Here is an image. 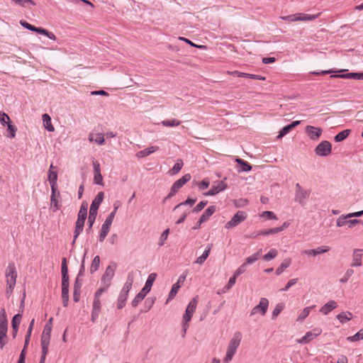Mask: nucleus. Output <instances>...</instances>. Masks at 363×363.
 Here are the masks:
<instances>
[{
  "mask_svg": "<svg viewBox=\"0 0 363 363\" xmlns=\"http://www.w3.org/2000/svg\"><path fill=\"white\" fill-rule=\"evenodd\" d=\"M242 338V335L240 332L238 331L233 334L228 344L225 355L223 359V363H229L232 361L238 348L240 345Z\"/></svg>",
  "mask_w": 363,
  "mask_h": 363,
  "instance_id": "obj_1",
  "label": "nucleus"
},
{
  "mask_svg": "<svg viewBox=\"0 0 363 363\" xmlns=\"http://www.w3.org/2000/svg\"><path fill=\"white\" fill-rule=\"evenodd\" d=\"M157 277L156 273H151L145 282L144 287L142 290L135 296L131 302L133 307H136L138 304L145 298L146 295L150 291L152 286Z\"/></svg>",
  "mask_w": 363,
  "mask_h": 363,
  "instance_id": "obj_2",
  "label": "nucleus"
},
{
  "mask_svg": "<svg viewBox=\"0 0 363 363\" xmlns=\"http://www.w3.org/2000/svg\"><path fill=\"white\" fill-rule=\"evenodd\" d=\"M134 281V274L133 272H129L127 277V280L124 284V286L119 294L118 301H117V308L118 309H121L124 307L125 304V301L128 296V293L132 288L133 284Z\"/></svg>",
  "mask_w": 363,
  "mask_h": 363,
  "instance_id": "obj_3",
  "label": "nucleus"
},
{
  "mask_svg": "<svg viewBox=\"0 0 363 363\" xmlns=\"http://www.w3.org/2000/svg\"><path fill=\"white\" fill-rule=\"evenodd\" d=\"M5 276L6 278V294H11L16 283L17 272L15 264L9 263L6 269Z\"/></svg>",
  "mask_w": 363,
  "mask_h": 363,
  "instance_id": "obj_4",
  "label": "nucleus"
},
{
  "mask_svg": "<svg viewBox=\"0 0 363 363\" xmlns=\"http://www.w3.org/2000/svg\"><path fill=\"white\" fill-rule=\"evenodd\" d=\"M197 306V297L194 298L188 304L187 308L186 309L185 313L183 316L182 320V327L184 330V335L186 334V330L189 327L188 323L191 320V317L193 316L194 313L196 308Z\"/></svg>",
  "mask_w": 363,
  "mask_h": 363,
  "instance_id": "obj_5",
  "label": "nucleus"
},
{
  "mask_svg": "<svg viewBox=\"0 0 363 363\" xmlns=\"http://www.w3.org/2000/svg\"><path fill=\"white\" fill-rule=\"evenodd\" d=\"M311 191L303 189L298 183L295 186V200L304 205L310 196Z\"/></svg>",
  "mask_w": 363,
  "mask_h": 363,
  "instance_id": "obj_6",
  "label": "nucleus"
},
{
  "mask_svg": "<svg viewBox=\"0 0 363 363\" xmlns=\"http://www.w3.org/2000/svg\"><path fill=\"white\" fill-rule=\"evenodd\" d=\"M191 175L189 174H186L184 175L182 178L177 180L171 187L170 191L169 194L167 196L165 199H169L172 197L174 194H176L178 191L187 182L191 179Z\"/></svg>",
  "mask_w": 363,
  "mask_h": 363,
  "instance_id": "obj_7",
  "label": "nucleus"
},
{
  "mask_svg": "<svg viewBox=\"0 0 363 363\" xmlns=\"http://www.w3.org/2000/svg\"><path fill=\"white\" fill-rule=\"evenodd\" d=\"M116 265H109L106 269L105 273L101 278L102 286L100 289H104L106 291L111 285V279L115 274Z\"/></svg>",
  "mask_w": 363,
  "mask_h": 363,
  "instance_id": "obj_8",
  "label": "nucleus"
},
{
  "mask_svg": "<svg viewBox=\"0 0 363 363\" xmlns=\"http://www.w3.org/2000/svg\"><path fill=\"white\" fill-rule=\"evenodd\" d=\"M320 16V13L315 15H310L305 14L302 13H296L293 15L286 16L282 17L284 21H311L316 19Z\"/></svg>",
  "mask_w": 363,
  "mask_h": 363,
  "instance_id": "obj_9",
  "label": "nucleus"
},
{
  "mask_svg": "<svg viewBox=\"0 0 363 363\" xmlns=\"http://www.w3.org/2000/svg\"><path fill=\"white\" fill-rule=\"evenodd\" d=\"M246 218V213L239 211L233 216L230 220L226 223L225 228L228 229L233 228L244 221Z\"/></svg>",
  "mask_w": 363,
  "mask_h": 363,
  "instance_id": "obj_10",
  "label": "nucleus"
},
{
  "mask_svg": "<svg viewBox=\"0 0 363 363\" xmlns=\"http://www.w3.org/2000/svg\"><path fill=\"white\" fill-rule=\"evenodd\" d=\"M114 219V212H111L108 216L106 218L104 224L101 226V233L99 235V241L103 242L106 237L107 236L110 227L113 223Z\"/></svg>",
  "mask_w": 363,
  "mask_h": 363,
  "instance_id": "obj_11",
  "label": "nucleus"
},
{
  "mask_svg": "<svg viewBox=\"0 0 363 363\" xmlns=\"http://www.w3.org/2000/svg\"><path fill=\"white\" fill-rule=\"evenodd\" d=\"M332 151V145L327 140L322 141L315 149V152L318 156L325 157L329 155Z\"/></svg>",
  "mask_w": 363,
  "mask_h": 363,
  "instance_id": "obj_12",
  "label": "nucleus"
},
{
  "mask_svg": "<svg viewBox=\"0 0 363 363\" xmlns=\"http://www.w3.org/2000/svg\"><path fill=\"white\" fill-rule=\"evenodd\" d=\"M268 306V299L266 298H261L259 303L251 310L250 316H253L258 313H259L262 315H264L267 311Z\"/></svg>",
  "mask_w": 363,
  "mask_h": 363,
  "instance_id": "obj_13",
  "label": "nucleus"
},
{
  "mask_svg": "<svg viewBox=\"0 0 363 363\" xmlns=\"http://www.w3.org/2000/svg\"><path fill=\"white\" fill-rule=\"evenodd\" d=\"M363 249L355 248L352 250L351 267H361L362 266Z\"/></svg>",
  "mask_w": 363,
  "mask_h": 363,
  "instance_id": "obj_14",
  "label": "nucleus"
},
{
  "mask_svg": "<svg viewBox=\"0 0 363 363\" xmlns=\"http://www.w3.org/2000/svg\"><path fill=\"white\" fill-rule=\"evenodd\" d=\"M321 333L322 330L320 328H314L312 330L307 332L306 335L302 338L298 340L297 342L300 344H306L320 335Z\"/></svg>",
  "mask_w": 363,
  "mask_h": 363,
  "instance_id": "obj_15",
  "label": "nucleus"
},
{
  "mask_svg": "<svg viewBox=\"0 0 363 363\" xmlns=\"http://www.w3.org/2000/svg\"><path fill=\"white\" fill-rule=\"evenodd\" d=\"M227 186L228 185L224 180L218 181L211 186V189L206 193H205L204 195L214 196L220 193V191L225 190L227 188Z\"/></svg>",
  "mask_w": 363,
  "mask_h": 363,
  "instance_id": "obj_16",
  "label": "nucleus"
},
{
  "mask_svg": "<svg viewBox=\"0 0 363 363\" xmlns=\"http://www.w3.org/2000/svg\"><path fill=\"white\" fill-rule=\"evenodd\" d=\"M306 133L311 140H317L322 135L323 130L320 128L307 125L306 127Z\"/></svg>",
  "mask_w": 363,
  "mask_h": 363,
  "instance_id": "obj_17",
  "label": "nucleus"
},
{
  "mask_svg": "<svg viewBox=\"0 0 363 363\" xmlns=\"http://www.w3.org/2000/svg\"><path fill=\"white\" fill-rule=\"evenodd\" d=\"M330 250V247L329 246L323 245V246L318 247L315 249L306 250L303 252V253L308 256L315 257L318 255L328 252Z\"/></svg>",
  "mask_w": 363,
  "mask_h": 363,
  "instance_id": "obj_18",
  "label": "nucleus"
},
{
  "mask_svg": "<svg viewBox=\"0 0 363 363\" xmlns=\"http://www.w3.org/2000/svg\"><path fill=\"white\" fill-rule=\"evenodd\" d=\"M104 192L101 191L98 193L90 206L89 211L97 213L98 209L104 199Z\"/></svg>",
  "mask_w": 363,
  "mask_h": 363,
  "instance_id": "obj_19",
  "label": "nucleus"
},
{
  "mask_svg": "<svg viewBox=\"0 0 363 363\" xmlns=\"http://www.w3.org/2000/svg\"><path fill=\"white\" fill-rule=\"evenodd\" d=\"M88 140L91 143L95 142L98 145H104L105 143L104 135L101 133H96V134H94L93 133H90L89 134Z\"/></svg>",
  "mask_w": 363,
  "mask_h": 363,
  "instance_id": "obj_20",
  "label": "nucleus"
},
{
  "mask_svg": "<svg viewBox=\"0 0 363 363\" xmlns=\"http://www.w3.org/2000/svg\"><path fill=\"white\" fill-rule=\"evenodd\" d=\"M337 307V303L336 301L331 300L326 303L325 305H323L320 308V312L324 315L328 314L330 311L334 310Z\"/></svg>",
  "mask_w": 363,
  "mask_h": 363,
  "instance_id": "obj_21",
  "label": "nucleus"
},
{
  "mask_svg": "<svg viewBox=\"0 0 363 363\" xmlns=\"http://www.w3.org/2000/svg\"><path fill=\"white\" fill-rule=\"evenodd\" d=\"M7 333V321L0 323V347L2 348L6 344L5 338Z\"/></svg>",
  "mask_w": 363,
  "mask_h": 363,
  "instance_id": "obj_22",
  "label": "nucleus"
},
{
  "mask_svg": "<svg viewBox=\"0 0 363 363\" xmlns=\"http://www.w3.org/2000/svg\"><path fill=\"white\" fill-rule=\"evenodd\" d=\"M215 211L216 207L214 206H211L207 208L199 218V225L208 220Z\"/></svg>",
  "mask_w": 363,
  "mask_h": 363,
  "instance_id": "obj_23",
  "label": "nucleus"
},
{
  "mask_svg": "<svg viewBox=\"0 0 363 363\" xmlns=\"http://www.w3.org/2000/svg\"><path fill=\"white\" fill-rule=\"evenodd\" d=\"M84 223H85V220L77 218L76 225H75L74 232V238H73L72 244H74L77 238H78L79 234L82 232V230L84 229Z\"/></svg>",
  "mask_w": 363,
  "mask_h": 363,
  "instance_id": "obj_24",
  "label": "nucleus"
},
{
  "mask_svg": "<svg viewBox=\"0 0 363 363\" xmlns=\"http://www.w3.org/2000/svg\"><path fill=\"white\" fill-rule=\"evenodd\" d=\"M159 150L158 146H150L143 150L139 151L136 153V157L138 158H143L145 157L152 153L157 151Z\"/></svg>",
  "mask_w": 363,
  "mask_h": 363,
  "instance_id": "obj_25",
  "label": "nucleus"
},
{
  "mask_svg": "<svg viewBox=\"0 0 363 363\" xmlns=\"http://www.w3.org/2000/svg\"><path fill=\"white\" fill-rule=\"evenodd\" d=\"M57 194V196L60 195V192L59 191L57 192V188H55V190H52L50 201H51V208H52V211L54 212L57 211L60 208L59 201L57 199V197H56Z\"/></svg>",
  "mask_w": 363,
  "mask_h": 363,
  "instance_id": "obj_26",
  "label": "nucleus"
},
{
  "mask_svg": "<svg viewBox=\"0 0 363 363\" xmlns=\"http://www.w3.org/2000/svg\"><path fill=\"white\" fill-rule=\"evenodd\" d=\"M104 289H99L94 296V300L93 302V310L96 311H100L101 309V301H100V296H101L102 293L104 292Z\"/></svg>",
  "mask_w": 363,
  "mask_h": 363,
  "instance_id": "obj_27",
  "label": "nucleus"
},
{
  "mask_svg": "<svg viewBox=\"0 0 363 363\" xmlns=\"http://www.w3.org/2000/svg\"><path fill=\"white\" fill-rule=\"evenodd\" d=\"M62 284H69L68 269L66 258H63L62 260Z\"/></svg>",
  "mask_w": 363,
  "mask_h": 363,
  "instance_id": "obj_28",
  "label": "nucleus"
},
{
  "mask_svg": "<svg viewBox=\"0 0 363 363\" xmlns=\"http://www.w3.org/2000/svg\"><path fill=\"white\" fill-rule=\"evenodd\" d=\"M62 299L64 306H67L69 302V284H62Z\"/></svg>",
  "mask_w": 363,
  "mask_h": 363,
  "instance_id": "obj_29",
  "label": "nucleus"
},
{
  "mask_svg": "<svg viewBox=\"0 0 363 363\" xmlns=\"http://www.w3.org/2000/svg\"><path fill=\"white\" fill-rule=\"evenodd\" d=\"M211 247H212V245H208L207 247V248L204 250L203 254L196 259L194 263L199 264H203L210 254Z\"/></svg>",
  "mask_w": 363,
  "mask_h": 363,
  "instance_id": "obj_30",
  "label": "nucleus"
},
{
  "mask_svg": "<svg viewBox=\"0 0 363 363\" xmlns=\"http://www.w3.org/2000/svg\"><path fill=\"white\" fill-rule=\"evenodd\" d=\"M48 180L50 184L51 190H55V188H56V186H57V172L49 169Z\"/></svg>",
  "mask_w": 363,
  "mask_h": 363,
  "instance_id": "obj_31",
  "label": "nucleus"
},
{
  "mask_svg": "<svg viewBox=\"0 0 363 363\" xmlns=\"http://www.w3.org/2000/svg\"><path fill=\"white\" fill-rule=\"evenodd\" d=\"M352 313L349 311L341 312L337 315V318L341 323H345L352 318Z\"/></svg>",
  "mask_w": 363,
  "mask_h": 363,
  "instance_id": "obj_32",
  "label": "nucleus"
},
{
  "mask_svg": "<svg viewBox=\"0 0 363 363\" xmlns=\"http://www.w3.org/2000/svg\"><path fill=\"white\" fill-rule=\"evenodd\" d=\"M43 125L45 128L50 132H52L55 130L54 126L52 125L51 123V118L50 116L48 113H44L42 116Z\"/></svg>",
  "mask_w": 363,
  "mask_h": 363,
  "instance_id": "obj_33",
  "label": "nucleus"
},
{
  "mask_svg": "<svg viewBox=\"0 0 363 363\" xmlns=\"http://www.w3.org/2000/svg\"><path fill=\"white\" fill-rule=\"evenodd\" d=\"M291 264V259L290 258H286L284 259V261L281 262L280 266L276 269V274L280 275L284 269L288 268Z\"/></svg>",
  "mask_w": 363,
  "mask_h": 363,
  "instance_id": "obj_34",
  "label": "nucleus"
},
{
  "mask_svg": "<svg viewBox=\"0 0 363 363\" xmlns=\"http://www.w3.org/2000/svg\"><path fill=\"white\" fill-rule=\"evenodd\" d=\"M184 165L183 161L181 159L177 160V162L174 164L173 167L169 171V173L171 175L177 174L180 172L182 167Z\"/></svg>",
  "mask_w": 363,
  "mask_h": 363,
  "instance_id": "obj_35",
  "label": "nucleus"
},
{
  "mask_svg": "<svg viewBox=\"0 0 363 363\" xmlns=\"http://www.w3.org/2000/svg\"><path fill=\"white\" fill-rule=\"evenodd\" d=\"M235 162L240 164L242 167L239 172H250L252 169V166L248 162L240 158H236Z\"/></svg>",
  "mask_w": 363,
  "mask_h": 363,
  "instance_id": "obj_36",
  "label": "nucleus"
},
{
  "mask_svg": "<svg viewBox=\"0 0 363 363\" xmlns=\"http://www.w3.org/2000/svg\"><path fill=\"white\" fill-rule=\"evenodd\" d=\"M87 203H82L79 211L78 213V219L84 220H85L87 217Z\"/></svg>",
  "mask_w": 363,
  "mask_h": 363,
  "instance_id": "obj_37",
  "label": "nucleus"
},
{
  "mask_svg": "<svg viewBox=\"0 0 363 363\" xmlns=\"http://www.w3.org/2000/svg\"><path fill=\"white\" fill-rule=\"evenodd\" d=\"M35 32L40 33V34L45 35L51 40H56V37H55V34L48 31V30H46L45 28H43L40 27H36Z\"/></svg>",
  "mask_w": 363,
  "mask_h": 363,
  "instance_id": "obj_38",
  "label": "nucleus"
},
{
  "mask_svg": "<svg viewBox=\"0 0 363 363\" xmlns=\"http://www.w3.org/2000/svg\"><path fill=\"white\" fill-rule=\"evenodd\" d=\"M350 130H344L341 132H340L338 134H337L335 138H334V140L335 142L337 143H339V142H341L342 140H344L345 138H347L348 137V135H350Z\"/></svg>",
  "mask_w": 363,
  "mask_h": 363,
  "instance_id": "obj_39",
  "label": "nucleus"
},
{
  "mask_svg": "<svg viewBox=\"0 0 363 363\" xmlns=\"http://www.w3.org/2000/svg\"><path fill=\"white\" fill-rule=\"evenodd\" d=\"M196 201V199L188 198L185 201L182 202V203H179L178 205H177L174 207V211H179V210L182 209V208L185 207L186 205H189L191 206L195 203Z\"/></svg>",
  "mask_w": 363,
  "mask_h": 363,
  "instance_id": "obj_40",
  "label": "nucleus"
},
{
  "mask_svg": "<svg viewBox=\"0 0 363 363\" xmlns=\"http://www.w3.org/2000/svg\"><path fill=\"white\" fill-rule=\"evenodd\" d=\"M350 218V217H347V214H342L336 220V226L338 228H341L345 226V225H347V219Z\"/></svg>",
  "mask_w": 363,
  "mask_h": 363,
  "instance_id": "obj_41",
  "label": "nucleus"
},
{
  "mask_svg": "<svg viewBox=\"0 0 363 363\" xmlns=\"http://www.w3.org/2000/svg\"><path fill=\"white\" fill-rule=\"evenodd\" d=\"M161 123L165 127H174L179 125L181 124V121L174 118L172 120L162 121Z\"/></svg>",
  "mask_w": 363,
  "mask_h": 363,
  "instance_id": "obj_42",
  "label": "nucleus"
},
{
  "mask_svg": "<svg viewBox=\"0 0 363 363\" xmlns=\"http://www.w3.org/2000/svg\"><path fill=\"white\" fill-rule=\"evenodd\" d=\"M21 320V314H16L13 316L11 322L13 330H16V332H18V328L20 325Z\"/></svg>",
  "mask_w": 363,
  "mask_h": 363,
  "instance_id": "obj_43",
  "label": "nucleus"
},
{
  "mask_svg": "<svg viewBox=\"0 0 363 363\" xmlns=\"http://www.w3.org/2000/svg\"><path fill=\"white\" fill-rule=\"evenodd\" d=\"M99 264H100V257H99V256L97 255V256L94 257V258L92 261V263H91V265L90 267V272L91 274H93L96 271H97L99 269Z\"/></svg>",
  "mask_w": 363,
  "mask_h": 363,
  "instance_id": "obj_44",
  "label": "nucleus"
},
{
  "mask_svg": "<svg viewBox=\"0 0 363 363\" xmlns=\"http://www.w3.org/2000/svg\"><path fill=\"white\" fill-rule=\"evenodd\" d=\"M315 306L304 308L298 315L297 321H301L304 320L309 315L311 310Z\"/></svg>",
  "mask_w": 363,
  "mask_h": 363,
  "instance_id": "obj_45",
  "label": "nucleus"
},
{
  "mask_svg": "<svg viewBox=\"0 0 363 363\" xmlns=\"http://www.w3.org/2000/svg\"><path fill=\"white\" fill-rule=\"evenodd\" d=\"M262 250H259L257 253L248 257L246 258L245 264L246 265L253 264L255 262H256L260 254H261Z\"/></svg>",
  "mask_w": 363,
  "mask_h": 363,
  "instance_id": "obj_46",
  "label": "nucleus"
},
{
  "mask_svg": "<svg viewBox=\"0 0 363 363\" xmlns=\"http://www.w3.org/2000/svg\"><path fill=\"white\" fill-rule=\"evenodd\" d=\"M239 77H247L253 79H257V80H265L266 78L264 77H262L261 75L257 74H248V73H240L238 74Z\"/></svg>",
  "mask_w": 363,
  "mask_h": 363,
  "instance_id": "obj_47",
  "label": "nucleus"
},
{
  "mask_svg": "<svg viewBox=\"0 0 363 363\" xmlns=\"http://www.w3.org/2000/svg\"><path fill=\"white\" fill-rule=\"evenodd\" d=\"M278 252L276 249H272L269 252L263 256V259L270 261L277 256Z\"/></svg>",
  "mask_w": 363,
  "mask_h": 363,
  "instance_id": "obj_48",
  "label": "nucleus"
},
{
  "mask_svg": "<svg viewBox=\"0 0 363 363\" xmlns=\"http://www.w3.org/2000/svg\"><path fill=\"white\" fill-rule=\"evenodd\" d=\"M347 340L350 342H355L363 340V330H360L355 335L348 337Z\"/></svg>",
  "mask_w": 363,
  "mask_h": 363,
  "instance_id": "obj_49",
  "label": "nucleus"
},
{
  "mask_svg": "<svg viewBox=\"0 0 363 363\" xmlns=\"http://www.w3.org/2000/svg\"><path fill=\"white\" fill-rule=\"evenodd\" d=\"M180 287H181V285H177L175 284H173L172 289L169 294L167 301H169L174 298V296L177 295Z\"/></svg>",
  "mask_w": 363,
  "mask_h": 363,
  "instance_id": "obj_50",
  "label": "nucleus"
},
{
  "mask_svg": "<svg viewBox=\"0 0 363 363\" xmlns=\"http://www.w3.org/2000/svg\"><path fill=\"white\" fill-rule=\"evenodd\" d=\"M51 335L42 333L41 339H40V345L41 346L49 347L50 340Z\"/></svg>",
  "mask_w": 363,
  "mask_h": 363,
  "instance_id": "obj_51",
  "label": "nucleus"
},
{
  "mask_svg": "<svg viewBox=\"0 0 363 363\" xmlns=\"http://www.w3.org/2000/svg\"><path fill=\"white\" fill-rule=\"evenodd\" d=\"M284 309V304L279 303L272 311V319H275Z\"/></svg>",
  "mask_w": 363,
  "mask_h": 363,
  "instance_id": "obj_52",
  "label": "nucleus"
},
{
  "mask_svg": "<svg viewBox=\"0 0 363 363\" xmlns=\"http://www.w3.org/2000/svg\"><path fill=\"white\" fill-rule=\"evenodd\" d=\"M97 213L89 211V217H88V223H89V228L87 229V231L90 230L93 226V224L94 223V221L96 220Z\"/></svg>",
  "mask_w": 363,
  "mask_h": 363,
  "instance_id": "obj_53",
  "label": "nucleus"
},
{
  "mask_svg": "<svg viewBox=\"0 0 363 363\" xmlns=\"http://www.w3.org/2000/svg\"><path fill=\"white\" fill-rule=\"evenodd\" d=\"M0 123L3 125H5L6 124L8 125V123H11L9 116L6 113L1 111H0Z\"/></svg>",
  "mask_w": 363,
  "mask_h": 363,
  "instance_id": "obj_54",
  "label": "nucleus"
},
{
  "mask_svg": "<svg viewBox=\"0 0 363 363\" xmlns=\"http://www.w3.org/2000/svg\"><path fill=\"white\" fill-rule=\"evenodd\" d=\"M279 233V229H277V228H271L269 230H263L257 233V235H269L271 234H275Z\"/></svg>",
  "mask_w": 363,
  "mask_h": 363,
  "instance_id": "obj_55",
  "label": "nucleus"
},
{
  "mask_svg": "<svg viewBox=\"0 0 363 363\" xmlns=\"http://www.w3.org/2000/svg\"><path fill=\"white\" fill-rule=\"evenodd\" d=\"M291 130L292 128L290 125H286L279 131L277 138H281L285 135L289 133Z\"/></svg>",
  "mask_w": 363,
  "mask_h": 363,
  "instance_id": "obj_56",
  "label": "nucleus"
},
{
  "mask_svg": "<svg viewBox=\"0 0 363 363\" xmlns=\"http://www.w3.org/2000/svg\"><path fill=\"white\" fill-rule=\"evenodd\" d=\"M297 281H298V279L297 278L290 279L287 282L286 286L283 289H280V291H288L292 286L296 284L297 283Z\"/></svg>",
  "mask_w": 363,
  "mask_h": 363,
  "instance_id": "obj_57",
  "label": "nucleus"
},
{
  "mask_svg": "<svg viewBox=\"0 0 363 363\" xmlns=\"http://www.w3.org/2000/svg\"><path fill=\"white\" fill-rule=\"evenodd\" d=\"M7 128H8V130L9 131V137L11 138H13L16 135L17 128H16L15 125H12L11 123H8Z\"/></svg>",
  "mask_w": 363,
  "mask_h": 363,
  "instance_id": "obj_58",
  "label": "nucleus"
},
{
  "mask_svg": "<svg viewBox=\"0 0 363 363\" xmlns=\"http://www.w3.org/2000/svg\"><path fill=\"white\" fill-rule=\"evenodd\" d=\"M53 318H50L47 323V324L45 325L43 333L45 334H50L51 335V330H52V323Z\"/></svg>",
  "mask_w": 363,
  "mask_h": 363,
  "instance_id": "obj_59",
  "label": "nucleus"
},
{
  "mask_svg": "<svg viewBox=\"0 0 363 363\" xmlns=\"http://www.w3.org/2000/svg\"><path fill=\"white\" fill-rule=\"evenodd\" d=\"M94 183L96 184H99V185H102L103 184V177H102L101 172H96V173H94Z\"/></svg>",
  "mask_w": 363,
  "mask_h": 363,
  "instance_id": "obj_60",
  "label": "nucleus"
},
{
  "mask_svg": "<svg viewBox=\"0 0 363 363\" xmlns=\"http://www.w3.org/2000/svg\"><path fill=\"white\" fill-rule=\"evenodd\" d=\"M207 204L206 201H202L199 202L193 209L194 213H198L201 211Z\"/></svg>",
  "mask_w": 363,
  "mask_h": 363,
  "instance_id": "obj_61",
  "label": "nucleus"
},
{
  "mask_svg": "<svg viewBox=\"0 0 363 363\" xmlns=\"http://www.w3.org/2000/svg\"><path fill=\"white\" fill-rule=\"evenodd\" d=\"M169 233V229H166L165 230L163 231V233H162V235L160 238L159 245H160V246L163 245L164 242L167 239Z\"/></svg>",
  "mask_w": 363,
  "mask_h": 363,
  "instance_id": "obj_62",
  "label": "nucleus"
},
{
  "mask_svg": "<svg viewBox=\"0 0 363 363\" xmlns=\"http://www.w3.org/2000/svg\"><path fill=\"white\" fill-rule=\"evenodd\" d=\"M189 212H190V211L189 208H186L184 211H183L180 218L177 220L176 223L180 224V223H183L184 221V220L186 219L187 215L189 213Z\"/></svg>",
  "mask_w": 363,
  "mask_h": 363,
  "instance_id": "obj_63",
  "label": "nucleus"
},
{
  "mask_svg": "<svg viewBox=\"0 0 363 363\" xmlns=\"http://www.w3.org/2000/svg\"><path fill=\"white\" fill-rule=\"evenodd\" d=\"M246 264L244 263L242 265H240L235 272L234 274L235 277H238L240 274H243L246 271Z\"/></svg>",
  "mask_w": 363,
  "mask_h": 363,
  "instance_id": "obj_64",
  "label": "nucleus"
}]
</instances>
